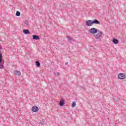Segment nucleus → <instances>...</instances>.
<instances>
[{
    "instance_id": "nucleus-4",
    "label": "nucleus",
    "mask_w": 126,
    "mask_h": 126,
    "mask_svg": "<svg viewBox=\"0 0 126 126\" xmlns=\"http://www.w3.org/2000/svg\"><path fill=\"white\" fill-rule=\"evenodd\" d=\"M118 78L119 79H125L126 78V75L123 73L118 74Z\"/></svg>"
},
{
    "instance_id": "nucleus-5",
    "label": "nucleus",
    "mask_w": 126,
    "mask_h": 126,
    "mask_svg": "<svg viewBox=\"0 0 126 126\" xmlns=\"http://www.w3.org/2000/svg\"><path fill=\"white\" fill-rule=\"evenodd\" d=\"M32 110L33 113H36V112L39 111V108L36 106H33L32 107Z\"/></svg>"
},
{
    "instance_id": "nucleus-15",
    "label": "nucleus",
    "mask_w": 126,
    "mask_h": 126,
    "mask_svg": "<svg viewBox=\"0 0 126 126\" xmlns=\"http://www.w3.org/2000/svg\"><path fill=\"white\" fill-rule=\"evenodd\" d=\"M76 105V103H75V102L73 101L72 103V108H74Z\"/></svg>"
},
{
    "instance_id": "nucleus-9",
    "label": "nucleus",
    "mask_w": 126,
    "mask_h": 126,
    "mask_svg": "<svg viewBox=\"0 0 126 126\" xmlns=\"http://www.w3.org/2000/svg\"><path fill=\"white\" fill-rule=\"evenodd\" d=\"M59 105H60V106H61V107H63V105H64V100H63V99H61V100H60Z\"/></svg>"
},
{
    "instance_id": "nucleus-1",
    "label": "nucleus",
    "mask_w": 126,
    "mask_h": 126,
    "mask_svg": "<svg viewBox=\"0 0 126 126\" xmlns=\"http://www.w3.org/2000/svg\"><path fill=\"white\" fill-rule=\"evenodd\" d=\"M94 36L97 41H102V39H103V32L98 31L96 34L94 35Z\"/></svg>"
},
{
    "instance_id": "nucleus-2",
    "label": "nucleus",
    "mask_w": 126,
    "mask_h": 126,
    "mask_svg": "<svg viewBox=\"0 0 126 126\" xmlns=\"http://www.w3.org/2000/svg\"><path fill=\"white\" fill-rule=\"evenodd\" d=\"M98 30L95 28H92L89 30V32L91 34H96L98 32Z\"/></svg>"
},
{
    "instance_id": "nucleus-13",
    "label": "nucleus",
    "mask_w": 126,
    "mask_h": 126,
    "mask_svg": "<svg viewBox=\"0 0 126 126\" xmlns=\"http://www.w3.org/2000/svg\"><path fill=\"white\" fill-rule=\"evenodd\" d=\"M35 64H36V66H37V67H39V66H40V62L39 61H36L35 62Z\"/></svg>"
},
{
    "instance_id": "nucleus-6",
    "label": "nucleus",
    "mask_w": 126,
    "mask_h": 126,
    "mask_svg": "<svg viewBox=\"0 0 126 126\" xmlns=\"http://www.w3.org/2000/svg\"><path fill=\"white\" fill-rule=\"evenodd\" d=\"M87 26H91L93 24V21L91 20H89L86 22Z\"/></svg>"
},
{
    "instance_id": "nucleus-19",
    "label": "nucleus",
    "mask_w": 126,
    "mask_h": 126,
    "mask_svg": "<svg viewBox=\"0 0 126 126\" xmlns=\"http://www.w3.org/2000/svg\"><path fill=\"white\" fill-rule=\"evenodd\" d=\"M0 50H2V47L0 46Z\"/></svg>"
},
{
    "instance_id": "nucleus-3",
    "label": "nucleus",
    "mask_w": 126,
    "mask_h": 126,
    "mask_svg": "<svg viewBox=\"0 0 126 126\" xmlns=\"http://www.w3.org/2000/svg\"><path fill=\"white\" fill-rule=\"evenodd\" d=\"M2 62V54L0 52V69H2L4 66H3V64H0Z\"/></svg>"
},
{
    "instance_id": "nucleus-12",
    "label": "nucleus",
    "mask_w": 126,
    "mask_h": 126,
    "mask_svg": "<svg viewBox=\"0 0 126 126\" xmlns=\"http://www.w3.org/2000/svg\"><path fill=\"white\" fill-rule=\"evenodd\" d=\"M14 72L15 74H16L17 75H21V73L19 71H14Z\"/></svg>"
},
{
    "instance_id": "nucleus-16",
    "label": "nucleus",
    "mask_w": 126,
    "mask_h": 126,
    "mask_svg": "<svg viewBox=\"0 0 126 126\" xmlns=\"http://www.w3.org/2000/svg\"><path fill=\"white\" fill-rule=\"evenodd\" d=\"M67 38L69 41H72V38L70 36H67Z\"/></svg>"
},
{
    "instance_id": "nucleus-7",
    "label": "nucleus",
    "mask_w": 126,
    "mask_h": 126,
    "mask_svg": "<svg viewBox=\"0 0 126 126\" xmlns=\"http://www.w3.org/2000/svg\"><path fill=\"white\" fill-rule=\"evenodd\" d=\"M112 42L113 44H115V45H117V44H119V40L116 38H113L112 40Z\"/></svg>"
},
{
    "instance_id": "nucleus-8",
    "label": "nucleus",
    "mask_w": 126,
    "mask_h": 126,
    "mask_svg": "<svg viewBox=\"0 0 126 126\" xmlns=\"http://www.w3.org/2000/svg\"><path fill=\"white\" fill-rule=\"evenodd\" d=\"M32 39L33 40H39V39H40V37L37 35H33L32 36Z\"/></svg>"
},
{
    "instance_id": "nucleus-17",
    "label": "nucleus",
    "mask_w": 126,
    "mask_h": 126,
    "mask_svg": "<svg viewBox=\"0 0 126 126\" xmlns=\"http://www.w3.org/2000/svg\"><path fill=\"white\" fill-rule=\"evenodd\" d=\"M55 74L56 76H59V75H60V73L56 72Z\"/></svg>"
},
{
    "instance_id": "nucleus-11",
    "label": "nucleus",
    "mask_w": 126,
    "mask_h": 126,
    "mask_svg": "<svg viewBox=\"0 0 126 126\" xmlns=\"http://www.w3.org/2000/svg\"><path fill=\"white\" fill-rule=\"evenodd\" d=\"M23 32L24 33V34H26V35H27L30 33V32H29V30H24Z\"/></svg>"
},
{
    "instance_id": "nucleus-20",
    "label": "nucleus",
    "mask_w": 126,
    "mask_h": 126,
    "mask_svg": "<svg viewBox=\"0 0 126 126\" xmlns=\"http://www.w3.org/2000/svg\"><path fill=\"white\" fill-rule=\"evenodd\" d=\"M65 64L66 65L67 64H68V62H66L65 63Z\"/></svg>"
},
{
    "instance_id": "nucleus-10",
    "label": "nucleus",
    "mask_w": 126,
    "mask_h": 126,
    "mask_svg": "<svg viewBox=\"0 0 126 126\" xmlns=\"http://www.w3.org/2000/svg\"><path fill=\"white\" fill-rule=\"evenodd\" d=\"M93 21V24H99L100 25V22H99L97 19H95Z\"/></svg>"
},
{
    "instance_id": "nucleus-18",
    "label": "nucleus",
    "mask_w": 126,
    "mask_h": 126,
    "mask_svg": "<svg viewBox=\"0 0 126 126\" xmlns=\"http://www.w3.org/2000/svg\"><path fill=\"white\" fill-rule=\"evenodd\" d=\"M41 125H42V126H43V125H45V122L44 121L41 122Z\"/></svg>"
},
{
    "instance_id": "nucleus-14",
    "label": "nucleus",
    "mask_w": 126,
    "mask_h": 126,
    "mask_svg": "<svg viewBox=\"0 0 126 126\" xmlns=\"http://www.w3.org/2000/svg\"><path fill=\"white\" fill-rule=\"evenodd\" d=\"M20 15V12L17 11L16 12V16H19Z\"/></svg>"
}]
</instances>
